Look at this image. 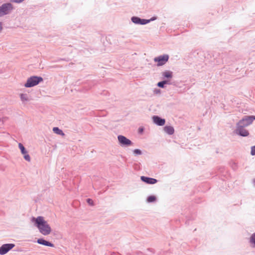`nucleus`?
<instances>
[{"label":"nucleus","instance_id":"f257e3e1","mask_svg":"<svg viewBox=\"0 0 255 255\" xmlns=\"http://www.w3.org/2000/svg\"><path fill=\"white\" fill-rule=\"evenodd\" d=\"M254 120H255V116H244L236 124L234 133L241 136H248L249 135V132L245 128L251 125Z\"/></svg>","mask_w":255,"mask_h":255},{"label":"nucleus","instance_id":"f03ea898","mask_svg":"<svg viewBox=\"0 0 255 255\" xmlns=\"http://www.w3.org/2000/svg\"><path fill=\"white\" fill-rule=\"evenodd\" d=\"M32 222L38 229L39 232L44 236L48 235L51 232V227L43 217L38 216L37 218H32Z\"/></svg>","mask_w":255,"mask_h":255},{"label":"nucleus","instance_id":"7ed1b4c3","mask_svg":"<svg viewBox=\"0 0 255 255\" xmlns=\"http://www.w3.org/2000/svg\"><path fill=\"white\" fill-rule=\"evenodd\" d=\"M43 80L41 77L33 76L28 78L24 86L26 88H30L38 85Z\"/></svg>","mask_w":255,"mask_h":255},{"label":"nucleus","instance_id":"20e7f679","mask_svg":"<svg viewBox=\"0 0 255 255\" xmlns=\"http://www.w3.org/2000/svg\"><path fill=\"white\" fill-rule=\"evenodd\" d=\"M14 9L10 2L4 3L0 6V17L10 14Z\"/></svg>","mask_w":255,"mask_h":255},{"label":"nucleus","instance_id":"39448f33","mask_svg":"<svg viewBox=\"0 0 255 255\" xmlns=\"http://www.w3.org/2000/svg\"><path fill=\"white\" fill-rule=\"evenodd\" d=\"M118 139L120 145L122 147H128L132 145L133 143L132 141L127 138L126 136L119 135L118 136Z\"/></svg>","mask_w":255,"mask_h":255},{"label":"nucleus","instance_id":"423d86ee","mask_svg":"<svg viewBox=\"0 0 255 255\" xmlns=\"http://www.w3.org/2000/svg\"><path fill=\"white\" fill-rule=\"evenodd\" d=\"M169 59V55L164 54L156 57L154 58V61L157 62V66H160L164 65Z\"/></svg>","mask_w":255,"mask_h":255},{"label":"nucleus","instance_id":"0eeeda50","mask_svg":"<svg viewBox=\"0 0 255 255\" xmlns=\"http://www.w3.org/2000/svg\"><path fill=\"white\" fill-rule=\"evenodd\" d=\"M15 245L13 244H5L0 247V255H4L11 250Z\"/></svg>","mask_w":255,"mask_h":255},{"label":"nucleus","instance_id":"6e6552de","mask_svg":"<svg viewBox=\"0 0 255 255\" xmlns=\"http://www.w3.org/2000/svg\"><path fill=\"white\" fill-rule=\"evenodd\" d=\"M141 180L148 184H154L157 182V180L153 178L142 176L140 177Z\"/></svg>","mask_w":255,"mask_h":255},{"label":"nucleus","instance_id":"1a4fd4ad","mask_svg":"<svg viewBox=\"0 0 255 255\" xmlns=\"http://www.w3.org/2000/svg\"><path fill=\"white\" fill-rule=\"evenodd\" d=\"M152 120L154 124L159 126H163L165 123V121L164 119H162L157 116H153Z\"/></svg>","mask_w":255,"mask_h":255},{"label":"nucleus","instance_id":"9d476101","mask_svg":"<svg viewBox=\"0 0 255 255\" xmlns=\"http://www.w3.org/2000/svg\"><path fill=\"white\" fill-rule=\"evenodd\" d=\"M37 243L40 245H42L46 246H48L50 247H54V245L52 243L48 242L43 239H38L37 241Z\"/></svg>","mask_w":255,"mask_h":255},{"label":"nucleus","instance_id":"9b49d317","mask_svg":"<svg viewBox=\"0 0 255 255\" xmlns=\"http://www.w3.org/2000/svg\"><path fill=\"white\" fill-rule=\"evenodd\" d=\"M162 79L165 80V79H170L173 77V73L170 71H165L162 73Z\"/></svg>","mask_w":255,"mask_h":255},{"label":"nucleus","instance_id":"f8f14e48","mask_svg":"<svg viewBox=\"0 0 255 255\" xmlns=\"http://www.w3.org/2000/svg\"><path fill=\"white\" fill-rule=\"evenodd\" d=\"M164 130L169 135L173 134L174 132V128L171 126H165L164 128Z\"/></svg>","mask_w":255,"mask_h":255},{"label":"nucleus","instance_id":"ddd939ff","mask_svg":"<svg viewBox=\"0 0 255 255\" xmlns=\"http://www.w3.org/2000/svg\"><path fill=\"white\" fill-rule=\"evenodd\" d=\"M166 84H170L169 80H164L162 81L159 82L157 85L158 87L161 88H165V85Z\"/></svg>","mask_w":255,"mask_h":255},{"label":"nucleus","instance_id":"4468645a","mask_svg":"<svg viewBox=\"0 0 255 255\" xmlns=\"http://www.w3.org/2000/svg\"><path fill=\"white\" fill-rule=\"evenodd\" d=\"M141 18L137 16H132L131 18V21L135 24H140Z\"/></svg>","mask_w":255,"mask_h":255},{"label":"nucleus","instance_id":"2eb2a0df","mask_svg":"<svg viewBox=\"0 0 255 255\" xmlns=\"http://www.w3.org/2000/svg\"><path fill=\"white\" fill-rule=\"evenodd\" d=\"M53 131L54 133L61 135H64V133H63V131L59 128L58 127H54L53 128Z\"/></svg>","mask_w":255,"mask_h":255},{"label":"nucleus","instance_id":"dca6fc26","mask_svg":"<svg viewBox=\"0 0 255 255\" xmlns=\"http://www.w3.org/2000/svg\"><path fill=\"white\" fill-rule=\"evenodd\" d=\"M249 243L252 245L253 247H255V232L251 236L249 239Z\"/></svg>","mask_w":255,"mask_h":255},{"label":"nucleus","instance_id":"f3484780","mask_svg":"<svg viewBox=\"0 0 255 255\" xmlns=\"http://www.w3.org/2000/svg\"><path fill=\"white\" fill-rule=\"evenodd\" d=\"M156 197L154 195L148 196L146 199V201L148 203H153L156 201Z\"/></svg>","mask_w":255,"mask_h":255},{"label":"nucleus","instance_id":"a211bd4d","mask_svg":"<svg viewBox=\"0 0 255 255\" xmlns=\"http://www.w3.org/2000/svg\"><path fill=\"white\" fill-rule=\"evenodd\" d=\"M20 99L22 102H25L28 101V98L27 94H21L20 95Z\"/></svg>","mask_w":255,"mask_h":255},{"label":"nucleus","instance_id":"6ab92c4d","mask_svg":"<svg viewBox=\"0 0 255 255\" xmlns=\"http://www.w3.org/2000/svg\"><path fill=\"white\" fill-rule=\"evenodd\" d=\"M18 147L19 149H20L21 153H26V149L23 144L21 143H19L18 144Z\"/></svg>","mask_w":255,"mask_h":255},{"label":"nucleus","instance_id":"aec40b11","mask_svg":"<svg viewBox=\"0 0 255 255\" xmlns=\"http://www.w3.org/2000/svg\"><path fill=\"white\" fill-rule=\"evenodd\" d=\"M149 23V21L148 19L141 18L140 24L145 25Z\"/></svg>","mask_w":255,"mask_h":255},{"label":"nucleus","instance_id":"412c9836","mask_svg":"<svg viewBox=\"0 0 255 255\" xmlns=\"http://www.w3.org/2000/svg\"><path fill=\"white\" fill-rule=\"evenodd\" d=\"M133 153L134 155H141L142 151L139 149H135L133 150Z\"/></svg>","mask_w":255,"mask_h":255},{"label":"nucleus","instance_id":"4be33fe9","mask_svg":"<svg viewBox=\"0 0 255 255\" xmlns=\"http://www.w3.org/2000/svg\"><path fill=\"white\" fill-rule=\"evenodd\" d=\"M24 0H9L10 3H20L23 2Z\"/></svg>","mask_w":255,"mask_h":255},{"label":"nucleus","instance_id":"5701e85b","mask_svg":"<svg viewBox=\"0 0 255 255\" xmlns=\"http://www.w3.org/2000/svg\"><path fill=\"white\" fill-rule=\"evenodd\" d=\"M87 202L91 206H93L94 204V202L92 200V199H90V198H88L87 199Z\"/></svg>","mask_w":255,"mask_h":255},{"label":"nucleus","instance_id":"b1692460","mask_svg":"<svg viewBox=\"0 0 255 255\" xmlns=\"http://www.w3.org/2000/svg\"><path fill=\"white\" fill-rule=\"evenodd\" d=\"M251 154L252 155H255V145L252 146Z\"/></svg>","mask_w":255,"mask_h":255},{"label":"nucleus","instance_id":"393cba45","mask_svg":"<svg viewBox=\"0 0 255 255\" xmlns=\"http://www.w3.org/2000/svg\"><path fill=\"white\" fill-rule=\"evenodd\" d=\"M24 159L27 161H30V157L29 154L24 155L23 156Z\"/></svg>","mask_w":255,"mask_h":255},{"label":"nucleus","instance_id":"a878e982","mask_svg":"<svg viewBox=\"0 0 255 255\" xmlns=\"http://www.w3.org/2000/svg\"><path fill=\"white\" fill-rule=\"evenodd\" d=\"M153 92L155 94H158L160 93V90L159 89H156L154 90Z\"/></svg>","mask_w":255,"mask_h":255},{"label":"nucleus","instance_id":"bb28decb","mask_svg":"<svg viewBox=\"0 0 255 255\" xmlns=\"http://www.w3.org/2000/svg\"><path fill=\"white\" fill-rule=\"evenodd\" d=\"M155 19H156V17L155 16H153L150 19H148L149 21V22H151V21H152L153 20H155Z\"/></svg>","mask_w":255,"mask_h":255},{"label":"nucleus","instance_id":"cd10ccee","mask_svg":"<svg viewBox=\"0 0 255 255\" xmlns=\"http://www.w3.org/2000/svg\"><path fill=\"white\" fill-rule=\"evenodd\" d=\"M143 128H139L138 129V132L140 133H141L143 131Z\"/></svg>","mask_w":255,"mask_h":255},{"label":"nucleus","instance_id":"c85d7f7f","mask_svg":"<svg viewBox=\"0 0 255 255\" xmlns=\"http://www.w3.org/2000/svg\"><path fill=\"white\" fill-rule=\"evenodd\" d=\"M2 22H0V32L2 30Z\"/></svg>","mask_w":255,"mask_h":255},{"label":"nucleus","instance_id":"c756f323","mask_svg":"<svg viewBox=\"0 0 255 255\" xmlns=\"http://www.w3.org/2000/svg\"><path fill=\"white\" fill-rule=\"evenodd\" d=\"M22 154H23L24 155H26V154H28L27 153V150H26V153H22Z\"/></svg>","mask_w":255,"mask_h":255},{"label":"nucleus","instance_id":"7c9ffc66","mask_svg":"<svg viewBox=\"0 0 255 255\" xmlns=\"http://www.w3.org/2000/svg\"><path fill=\"white\" fill-rule=\"evenodd\" d=\"M253 183L254 185L255 186V178L253 180Z\"/></svg>","mask_w":255,"mask_h":255}]
</instances>
